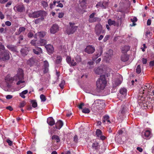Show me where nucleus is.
Segmentation results:
<instances>
[{
  "mask_svg": "<svg viewBox=\"0 0 154 154\" xmlns=\"http://www.w3.org/2000/svg\"><path fill=\"white\" fill-rule=\"evenodd\" d=\"M78 138L77 135H75L73 138V141L75 143H77L78 142Z\"/></svg>",
  "mask_w": 154,
  "mask_h": 154,
  "instance_id": "nucleus-46",
  "label": "nucleus"
},
{
  "mask_svg": "<svg viewBox=\"0 0 154 154\" xmlns=\"http://www.w3.org/2000/svg\"><path fill=\"white\" fill-rule=\"evenodd\" d=\"M95 49L91 46H87L85 49V51L90 54L93 53Z\"/></svg>",
  "mask_w": 154,
  "mask_h": 154,
  "instance_id": "nucleus-12",
  "label": "nucleus"
},
{
  "mask_svg": "<svg viewBox=\"0 0 154 154\" xmlns=\"http://www.w3.org/2000/svg\"><path fill=\"white\" fill-rule=\"evenodd\" d=\"M55 124V126L53 127V128L58 130L60 129L63 125V122L60 120L58 121Z\"/></svg>",
  "mask_w": 154,
  "mask_h": 154,
  "instance_id": "nucleus-11",
  "label": "nucleus"
},
{
  "mask_svg": "<svg viewBox=\"0 0 154 154\" xmlns=\"http://www.w3.org/2000/svg\"><path fill=\"white\" fill-rule=\"evenodd\" d=\"M92 148L94 150L96 149V143H93L92 145Z\"/></svg>",
  "mask_w": 154,
  "mask_h": 154,
  "instance_id": "nucleus-58",
  "label": "nucleus"
},
{
  "mask_svg": "<svg viewBox=\"0 0 154 154\" xmlns=\"http://www.w3.org/2000/svg\"><path fill=\"white\" fill-rule=\"evenodd\" d=\"M69 64H70L72 66H75L76 65V63L75 62L74 60H71V62L69 63Z\"/></svg>",
  "mask_w": 154,
  "mask_h": 154,
  "instance_id": "nucleus-45",
  "label": "nucleus"
},
{
  "mask_svg": "<svg viewBox=\"0 0 154 154\" xmlns=\"http://www.w3.org/2000/svg\"><path fill=\"white\" fill-rule=\"evenodd\" d=\"M86 0H79L80 4L81 7H83L86 6Z\"/></svg>",
  "mask_w": 154,
  "mask_h": 154,
  "instance_id": "nucleus-30",
  "label": "nucleus"
},
{
  "mask_svg": "<svg viewBox=\"0 0 154 154\" xmlns=\"http://www.w3.org/2000/svg\"><path fill=\"white\" fill-rule=\"evenodd\" d=\"M130 49V47L129 46H125L121 48L122 52L123 53H126Z\"/></svg>",
  "mask_w": 154,
  "mask_h": 154,
  "instance_id": "nucleus-21",
  "label": "nucleus"
},
{
  "mask_svg": "<svg viewBox=\"0 0 154 154\" xmlns=\"http://www.w3.org/2000/svg\"><path fill=\"white\" fill-rule=\"evenodd\" d=\"M107 84L105 76L104 75H101L97 81V92H100L105 88Z\"/></svg>",
  "mask_w": 154,
  "mask_h": 154,
  "instance_id": "nucleus-1",
  "label": "nucleus"
},
{
  "mask_svg": "<svg viewBox=\"0 0 154 154\" xmlns=\"http://www.w3.org/2000/svg\"><path fill=\"white\" fill-rule=\"evenodd\" d=\"M45 47L49 53L52 54L54 52V49L52 45L49 44L45 45Z\"/></svg>",
  "mask_w": 154,
  "mask_h": 154,
  "instance_id": "nucleus-13",
  "label": "nucleus"
},
{
  "mask_svg": "<svg viewBox=\"0 0 154 154\" xmlns=\"http://www.w3.org/2000/svg\"><path fill=\"white\" fill-rule=\"evenodd\" d=\"M44 67H48L49 66V63L47 60H45L44 62Z\"/></svg>",
  "mask_w": 154,
  "mask_h": 154,
  "instance_id": "nucleus-54",
  "label": "nucleus"
},
{
  "mask_svg": "<svg viewBox=\"0 0 154 154\" xmlns=\"http://www.w3.org/2000/svg\"><path fill=\"white\" fill-rule=\"evenodd\" d=\"M136 72L137 74L140 73L141 72V69L140 65H137L136 69Z\"/></svg>",
  "mask_w": 154,
  "mask_h": 154,
  "instance_id": "nucleus-37",
  "label": "nucleus"
},
{
  "mask_svg": "<svg viewBox=\"0 0 154 154\" xmlns=\"http://www.w3.org/2000/svg\"><path fill=\"white\" fill-rule=\"evenodd\" d=\"M108 23L110 26L115 24L116 22L114 20H112L111 19H109L108 20Z\"/></svg>",
  "mask_w": 154,
  "mask_h": 154,
  "instance_id": "nucleus-35",
  "label": "nucleus"
},
{
  "mask_svg": "<svg viewBox=\"0 0 154 154\" xmlns=\"http://www.w3.org/2000/svg\"><path fill=\"white\" fill-rule=\"evenodd\" d=\"M26 102L25 101H23L20 103L18 106L19 107L21 108L23 107L26 105Z\"/></svg>",
  "mask_w": 154,
  "mask_h": 154,
  "instance_id": "nucleus-36",
  "label": "nucleus"
},
{
  "mask_svg": "<svg viewBox=\"0 0 154 154\" xmlns=\"http://www.w3.org/2000/svg\"><path fill=\"white\" fill-rule=\"evenodd\" d=\"M103 68H100V67L97 68V72L98 74L102 73H103Z\"/></svg>",
  "mask_w": 154,
  "mask_h": 154,
  "instance_id": "nucleus-43",
  "label": "nucleus"
},
{
  "mask_svg": "<svg viewBox=\"0 0 154 154\" xmlns=\"http://www.w3.org/2000/svg\"><path fill=\"white\" fill-rule=\"evenodd\" d=\"M75 60L77 63H79L81 61L82 58L80 56L78 55L76 57Z\"/></svg>",
  "mask_w": 154,
  "mask_h": 154,
  "instance_id": "nucleus-39",
  "label": "nucleus"
},
{
  "mask_svg": "<svg viewBox=\"0 0 154 154\" xmlns=\"http://www.w3.org/2000/svg\"><path fill=\"white\" fill-rule=\"evenodd\" d=\"M85 106V104L84 103H80L78 106V107L80 109H82V107Z\"/></svg>",
  "mask_w": 154,
  "mask_h": 154,
  "instance_id": "nucleus-59",
  "label": "nucleus"
},
{
  "mask_svg": "<svg viewBox=\"0 0 154 154\" xmlns=\"http://www.w3.org/2000/svg\"><path fill=\"white\" fill-rule=\"evenodd\" d=\"M142 63L143 64H145L147 63V60L146 59L143 58H142Z\"/></svg>",
  "mask_w": 154,
  "mask_h": 154,
  "instance_id": "nucleus-63",
  "label": "nucleus"
},
{
  "mask_svg": "<svg viewBox=\"0 0 154 154\" xmlns=\"http://www.w3.org/2000/svg\"><path fill=\"white\" fill-rule=\"evenodd\" d=\"M67 62L69 64V63L71 62V57L67 56L66 59Z\"/></svg>",
  "mask_w": 154,
  "mask_h": 154,
  "instance_id": "nucleus-48",
  "label": "nucleus"
},
{
  "mask_svg": "<svg viewBox=\"0 0 154 154\" xmlns=\"http://www.w3.org/2000/svg\"><path fill=\"white\" fill-rule=\"evenodd\" d=\"M97 143V152H99V153H102L104 151L103 148L104 146L98 145Z\"/></svg>",
  "mask_w": 154,
  "mask_h": 154,
  "instance_id": "nucleus-19",
  "label": "nucleus"
},
{
  "mask_svg": "<svg viewBox=\"0 0 154 154\" xmlns=\"http://www.w3.org/2000/svg\"><path fill=\"white\" fill-rule=\"evenodd\" d=\"M99 52V51H98ZM103 52L102 48V47H100L99 50V53H97V58L99 57L102 54Z\"/></svg>",
  "mask_w": 154,
  "mask_h": 154,
  "instance_id": "nucleus-41",
  "label": "nucleus"
},
{
  "mask_svg": "<svg viewBox=\"0 0 154 154\" xmlns=\"http://www.w3.org/2000/svg\"><path fill=\"white\" fill-rule=\"evenodd\" d=\"M52 139L54 141H56L57 143H58L60 141L59 137L58 136L56 135H54L52 136Z\"/></svg>",
  "mask_w": 154,
  "mask_h": 154,
  "instance_id": "nucleus-28",
  "label": "nucleus"
},
{
  "mask_svg": "<svg viewBox=\"0 0 154 154\" xmlns=\"http://www.w3.org/2000/svg\"><path fill=\"white\" fill-rule=\"evenodd\" d=\"M59 28L57 25L54 24L50 29V32L51 33L54 34L59 31Z\"/></svg>",
  "mask_w": 154,
  "mask_h": 154,
  "instance_id": "nucleus-8",
  "label": "nucleus"
},
{
  "mask_svg": "<svg viewBox=\"0 0 154 154\" xmlns=\"http://www.w3.org/2000/svg\"><path fill=\"white\" fill-rule=\"evenodd\" d=\"M27 64L30 67L34 66L38 67L40 66V64L38 63V61L33 57H32L28 60L27 61Z\"/></svg>",
  "mask_w": 154,
  "mask_h": 154,
  "instance_id": "nucleus-4",
  "label": "nucleus"
},
{
  "mask_svg": "<svg viewBox=\"0 0 154 154\" xmlns=\"http://www.w3.org/2000/svg\"><path fill=\"white\" fill-rule=\"evenodd\" d=\"M131 20L132 22H135L137 21V19L136 17H134L133 18H131Z\"/></svg>",
  "mask_w": 154,
  "mask_h": 154,
  "instance_id": "nucleus-56",
  "label": "nucleus"
},
{
  "mask_svg": "<svg viewBox=\"0 0 154 154\" xmlns=\"http://www.w3.org/2000/svg\"><path fill=\"white\" fill-rule=\"evenodd\" d=\"M151 33L149 31H147L146 32L145 34V36H146V37H149L151 36Z\"/></svg>",
  "mask_w": 154,
  "mask_h": 154,
  "instance_id": "nucleus-55",
  "label": "nucleus"
},
{
  "mask_svg": "<svg viewBox=\"0 0 154 154\" xmlns=\"http://www.w3.org/2000/svg\"><path fill=\"white\" fill-rule=\"evenodd\" d=\"M145 88V87H142L140 89V93L143 94L144 93L143 91H144Z\"/></svg>",
  "mask_w": 154,
  "mask_h": 154,
  "instance_id": "nucleus-57",
  "label": "nucleus"
},
{
  "mask_svg": "<svg viewBox=\"0 0 154 154\" xmlns=\"http://www.w3.org/2000/svg\"><path fill=\"white\" fill-rule=\"evenodd\" d=\"M25 29L26 28L24 27H20L19 29V32L20 33L23 32L24 31Z\"/></svg>",
  "mask_w": 154,
  "mask_h": 154,
  "instance_id": "nucleus-51",
  "label": "nucleus"
},
{
  "mask_svg": "<svg viewBox=\"0 0 154 154\" xmlns=\"http://www.w3.org/2000/svg\"><path fill=\"white\" fill-rule=\"evenodd\" d=\"M36 35L39 36L41 38L45 36L46 35V32L44 31L39 32L37 33Z\"/></svg>",
  "mask_w": 154,
  "mask_h": 154,
  "instance_id": "nucleus-25",
  "label": "nucleus"
},
{
  "mask_svg": "<svg viewBox=\"0 0 154 154\" xmlns=\"http://www.w3.org/2000/svg\"><path fill=\"white\" fill-rule=\"evenodd\" d=\"M47 122L50 126H52L55 124V121L53 118L52 117H49L47 120Z\"/></svg>",
  "mask_w": 154,
  "mask_h": 154,
  "instance_id": "nucleus-16",
  "label": "nucleus"
},
{
  "mask_svg": "<svg viewBox=\"0 0 154 154\" xmlns=\"http://www.w3.org/2000/svg\"><path fill=\"white\" fill-rule=\"evenodd\" d=\"M23 76L22 72H19L13 77V81H17L18 80L22 79Z\"/></svg>",
  "mask_w": 154,
  "mask_h": 154,
  "instance_id": "nucleus-7",
  "label": "nucleus"
},
{
  "mask_svg": "<svg viewBox=\"0 0 154 154\" xmlns=\"http://www.w3.org/2000/svg\"><path fill=\"white\" fill-rule=\"evenodd\" d=\"M64 15V13L62 12L60 13H59L58 17L59 18H61L63 17Z\"/></svg>",
  "mask_w": 154,
  "mask_h": 154,
  "instance_id": "nucleus-60",
  "label": "nucleus"
},
{
  "mask_svg": "<svg viewBox=\"0 0 154 154\" xmlns=\"http://www.w3.org/2000/svg\"><path fill=\"white\" fill-rule=\"evenodd\" d=\"M43 72L44 74L46 73L48 71V67H44Z\"/></svg>",
  "mask_w": 154,
  "mask_h": 154,
  "instance_id": "nucleus-53",
  "label": "nucleus"
},
{
  "mask_svg": "<svg viewBox=\"0 0 154 154\" xmlns=\"http://www.w3.org/2000/svg\"><path fill=\"white\" fill-rule=\"evenodd\" d=\"M40 98L41 99V101L42 102L45 101L46 99L45 96L43 94L40 95Z\"/></svg>",
  "mask_w": 154,
  "mask_h": 154,
  "instance_id": "nucleus-42",
  "label": "nucleus"
},
{
  "mask_svg": "<svg viewBox=\"0 0 154 154\" xmlns=\"http://www.w3.org/2000/svg\"><path fill=\"white\" fill-rule=\"evenodd\" d=\"M29 48L27 47H25L24 48H22L20 51L21 54L22 56H25L26 55L29 51Z\"/></svg>",
  "mask_w": 154,
  "mask_h": 154,
  "instance_id": "nucleus-10",
  "label": "nucleus"
},
{
  "mask_svg": "<svg viewBox=\"0 0 154 154\" xmlns=\"http://www.w3.org/2000/svg\"><path fill=\"white\" fill-rule=\"evenodd\" d=\"M104 101L102 100H97V112H98L100 115H103L104 113L103 108L105 106Z\"/></svg>",
  "mask_w": 154,
  "mask_h": 154,
  "instance_id": "nucleus-2",
  "label": "nucleus"
},
{
  "mask_svg": "<svg viewBox=\"0 0 154 154\" xmlns=\"http://www.w3.org/2000/svg\"><path fill=\"white\" fill-rule=\"evenodd\" d=\"M78 26H72L68 28L66 30V33L68 35L73 33L78 28Z\"/></svg>",
  "mask_w": 154,
  "mask_h": 154,
  "instance_id": "nucleus-6",
  "label": "nucleus"
},
{
  "mask_svg": "<svg viewBox=\"0 0 154 154\" xmlns=\"http://www.w3.org/2000/svg\"><path fill=\"white\" fill-rule=\"evenodd\" d=\"M108 3L107 2H103V3H101V2H99L97 4V6H99L100 7L102 8H105V6H104V5L106 4L107 5Z\"/></svg>",
  "mask_w": 154,
  "mask_h": 154,
  "instance_id": "nucleus-29",
  "label": "nucleus"
},
{
  "mask_svg": "<svg viewBox=\"0 0 154 154\" xmlns=\"http://www.w3.org/2000/svg\"><path fill=\"white\" fill-rule=\"evenodd\" d=\"M62 60V57L60 56H57L56 61V63L58 64L61 63Z\"/></svg>",
  "mask_w": 154,
  "mask_h": 154,
  "instance_id": "nucleus-32",
  "label": "nucleus"
},
{
  "mask_svg": "<svg viewBox=\"0 0 154 154\" xmlns=\"http://www.w3.org/2000/svg\"><path fill=\"white\" fill-rule=\"evenodd\" d=\"M16 8L17 11L20 12H22L23 11L25 10V8L24 6L23 5H18L17 6H15L14 8L15 10Z\"/></svg>",
  "mask_w": 154,
  "mask_h": 154,
  "instance_id": "nucleus-14",
  "label": "nucleus"
},
{
  "mask_svg": "<svg viewBox=\"0 0 154 154\" xmlns=\"http://www.w3.org/2000/svg\"><path fill=\"white\" fill-rule=\"evenodd\" d=\"M96 104L95 101H94V102L93 103L91 106L92 109L93 111L94 110H96Z\"/></svg>",
  "mask_w": 154,
  "mask_h": 154,
  "instance_id": "nucleus-47",
  "label": "nucleus"
},
{
  "mask_svg": "<svg viewBox=\"0 0 154 154\" xmlns=\"http://www.w3.org/2000/svg\"><path fill=\"white\" fill-rule=\"evenodd\" d=\"M33 36V34L31 32H29L27 34V36L29 38L32 37Z\"/></svg>",
  "mask_w": 154,
  "mask_h": 154,
  "instance_id": "nucleus-62",
  "label": "nucleus"
},
{
  "mask_svg": "<svg viewBox=\"0 0 154 154\" xmlns=\"http://www.w3.org/2000/svg\"><path fill=\"white\" fill-rule=\"evenodd\" d=\"M109 119V117L108 115H105V116L103 117V122L104 123L107 120Z\"/></svg>",
  "mask_w": 154,
  "mask_h": 154,
  "instance_id": "nucleus-44",
  "label": "nucleus"
},
{
  "mask_svg": "<svg viewBox=\"0 0 154 154\" xmlns=\"http://www.w3.org/2000/svg\"><path fill=\"white\" fill-rule=\"evenodd\" d=\"M5 24L6 25L9 26L11 25V23L10 21H8L5 22Z\"/></svg>",
  "mask_w": 154,
  "mask_h": 154,
  "instance_id": "nucleus-64",
  "label": "nucleus"
},
{
  "mask_svg": "<svg viewBox=\"0 0 154 154\" xmlns=\"http://www.w3.org/2000/svg\"><path fill=\"white\" fill-rule=\"evenodd\" d=\"M36 40H32L30 42V43L32 45L34 46H36Z\"/></svg>",
  "mask_w": 154,
  "mask_h": 154,
  "instance_id": "nucleus-52",
  "label": "nucleus"
},
{
  "mask_svg": "<svg viewBox=\"0 0 154 154\" xmlns=\"http://www.w3.org/2000/svg\"><path fill=\"white\" fill-rule=\"evenodd\" d=\"M95 14L93 13L91 14L89 16V21L91 23H92L95 22L96 21V17H94Z\"/></svg>",
  "mask_w": 154,
  "mask_h": 154,
  "instance_id": "nucleus-20",
  "label": "nucleus"
},
{
  "mask_svg": "<svg viewBox=\"0 0 154 154\" xmlns=\"http://www.w3.org/2000/svg\"><path fill=\"white\" fill-rule=\"evenodd\" d=\"M41 4L43 7L46 9L47 8H48V4L47 2L45 1H42Z\"/></svg>",
  "mask_w": 154,
  "mask_h": 154,
  "instance_id": "nucleus-33",
  "label": "nucleus"
},
{
  "mask_svg": "<svg viewBox=\"0 0 154 154\" xmlns=\"http://www.w3.org/2000/svg\"><path fill=\"white\" fill-rule=\"evenodd\" d=\"M144 135L146 138H150L151 137V133L149 130H146L144 132Z\"/></svg>",
  "mask_w": 154,
  "mask_h": 154,
  "instance_id": "nucleus-24",
  "label": "nucleus"
},
{
  "mask_svg": "<svg viewBox=\"0 0 154 154\" xmlns=\"http://www.w3.org/2000/svg\"><path fill=\"white\" fill-rule=\"evenodd\" d=\"M129 59V57L128 55L126 54H123L121 57V60L123 62H126L128 61Z\"/></svg>",
  "mask_w": 154,
  "mask_h": 154,
  "instance_id": "nucleus-22",
  "label": "nucleus"
},
{
  "mask_svg": "<svg viewBox=\"0 0 154 154\" xmlns=\"http://www.w3.org/2000/svg\"><path fill=\"white\" fill-rule=\"evenodd\" d=\"M82 112L84 113H89L90 111L89 109L84 108L82 109Z\"/></svg>",
  "mask_w": 154,
  "mask_h": 154,
  "instance_id": "nucleus-40",
  "label": "nucleus"
},
{
  "mask_svg": "<svg viewBox=\"0 0 154 154\" xmlns=\"http://www.w3.org/2000/svg\"><path fill=\"white\" fill-rule=\"evenodd\" d=\"M106 138V137L101 130L99 129H97V139L103 141L105 140Z\"/></svg>",
  "mask_w": 154,
  "mask_h": 154,
  "instance_id": "nucleus-5",
  "label": "nucleus"
},
{
  "mask_svg": "<svg viewBox=\"0 0 154 154\" xmlns=\"http://www.w3.org/2000/svg\"><path fill=\"white\" fill-rule=\"evenodd\" d=\"M13 77H11L10 75H8L5 77V79L6 81L11 82L13 81Z\"/></svg>",
  "mask_w": 154,
  "mask_h": 154,
  "instance_id": "nucleus-26",
  "label": "nucleus"
},
{
  "mask_svg": "<svg viewBox=\"0 0 154 154\" xmlns=\"http://www.w3.org/2000/svg\"><path fill=\"white\" fill-rule=\"evenodd\" d=\"M0 50H2L3 51L5 50V48L4 46L2 44H0Z\"/></svg>",
  "mask_w": 154,
  "mask_h": 154,
  "instance_id": "nucleus-61",
  "label": "nucleus"
},
{
  "mask_svg": "<svg viewBox=\"0 0 154 154\" xmlns=\"http://www.w3.org/2000/svg\"><path fill=\"white\" fill-rule=\"evenodd\" d=\"M122 80V77L121 75L119 76L118 79L115 81H114L113 83L115 85V86H117L120 85Z\"/></svg>",
  "mask_w": 154,
  "mask_h": 154,
  "instance_id": "nucleus-15",
  "label": "nucleus"
},
{
  "mask_svg": "<svg viewBox=\"0 0 154 154\" xmlns=\"http://www.w3.org/2000/svg\"><path fill=\"white\" fill-rule=\"evenodd\" d=\"M47 43V41L46 40L44 39H41L40 41V45H38V46H44Z\"/></svg>",
  "mask_w": 154,
  "mask_h": 154,
  "instance_id": "nucleus-31",
  "label": "nucleus"
},
{
  "mask_svg": "<svg viewBox=\"0 0 154 154\" xmlns=\"http://www.w3.org/2000/svg\"><path fill=\"white\" fill-rule=\"evenodd\" d=\"M32 51L34 54L37 55H38L42 53V49L39 47H37L36 49H33Z\"/></svg>",
  "mask_w": 154,
  "mask_h": 154,
  "instance_id": "nucleus-18",
  "label": "nucleus"
},
{
  "mask_svg": "<svg viewBox=\"0 0 154 154\" xmlns=\"http://www.w3.org/2000/svg\"><path fill=\"white\" fill-rule=\"evenodd\" d=\"M7 47L10 51L14 52L17 51V47L12 45H8L6 46Z\"/></svg>",
  "mask_w": 154,
  "mask_h": 154,
  "instance_id": "nucleus-17",
  "label": "nucleus"
},
{
  "mask_svg": "<svg viewBox=\"0 0 154 154\" xmlns=\"http://www.w3.org/2000/svg\"><path fill=\"white\" fill-rule=\"evenodd\" d=\"M127 91L126 88H122L120 89L119 92L121 94L125 97L126 95Z\"/></svg>",
  "mask_w": 154,
  "mask_h": 154,
  "instance_id": "nucleus-23",
  "label": "nucleus"
},
{
  "mask_svg": "<svg viewBox=\"0 0 154 154\" xmlns=\"http://www.w3.org/2000/svg\"><path fill=\"white\" fill-rule=\"evenodd\" d=\"M65 84V81L63 80H62L60 83L59 84V86L60 88L63 89V88Z\"/></svg>",
  "mask_w": 154,
  "mask_h": 154,
  "instance_id": "nucleus-38",
  "label": "nucleus"
},
{
  "mask_svg": "<svg viewBox=\"0 0 154 154\" xmlns=\"http://www.w3.org/2000/svg\"><path fill=\"white\" fill-rule=\"evenodd\" d=\"M28 92V91L27 90H25L23 91L21 93L19 94V95L20 97L23 98H25L26 97L25 96V94H26Z\"/></svg>",
  "mask_w": 154,
  "mask_h": 154,
  "instance_id": "nucleus-27",
  "label": "nucleus"
},
{
  "mask_svg": "<svg viewBox=\"0 0 154 154\" xmlns=\"http://www.w3.org/2000/svg\"><path fill=\"white\" fill-rule=\"evenodd\" d=\"M43 12L41 11L34 12L31 14V16L34 18H37L40 16H42Z\"/></svg>",
  "mask_w": 154,
  "mask_h": 154,
  "instance_id": "nucleus-9",
  "label": "nucleus"
},
{
  "mask_svg": "<svg viewBox=\"0 0 154 154\" xmlns=\"http://www.w3.org/2000/svg\"><path fill=\"white\" fill-rule=\"evenodd\" d=\"M101 121H97V126H98V128H100V129H101V128L102 127V126H100L101 125Z\"/></svg>",
  "mask_w": 154,
  "mask_h": 154,
  "instance_id": "nucleus-49",
  "label": "nucleus"
},
{
  "mask_svg": "<svg viewBox=\"0 0 154 154\" xmlns=\"http://www.w3.org/2000/svg\"><path fill=\"white\" fill-rule=\"evenodd\" d=\"M6 141L8 143V144L9 146H11L13 145L12 142L9 139H7Z\"/></svg>",
  "mask_w": 154,
  "mask_h": 154,
  "instance_id": "nucleus-50",
  "label": "nucleus"
},
{
  "mask_svg": "<svg viewBox=\"0 0 154 154\" xmlns=\"http://www.w3.org/2000/svg\"><path fill=\"white\" fill-rule=\"evenodd\" d=\"M10 54L9 51L7 50H0V60L4 61L8 60L10 58Z\"/></svg>",
  "mask_w": 154,
  "mask_h": 154,
  "instance_id": "nucleus-3",
  "label": "nucleus"
},
{
  "mask_svg": "<svg viewBox=\"0 0 154 154\" xmlns=\"http://www.w3.org/2000/svg\"><path fill=\"white\" fill-rule=\"evenodd\" d=\"M31 103L32 104V106L33 108H35L37 106V103L35 100H32L31 101Z\"/></svg>",
  "mask_w": 154,
  "mask_h": 154,
  "instance_id": "nucleus-34",
  "label": "nucleus"
}]
</instances>
